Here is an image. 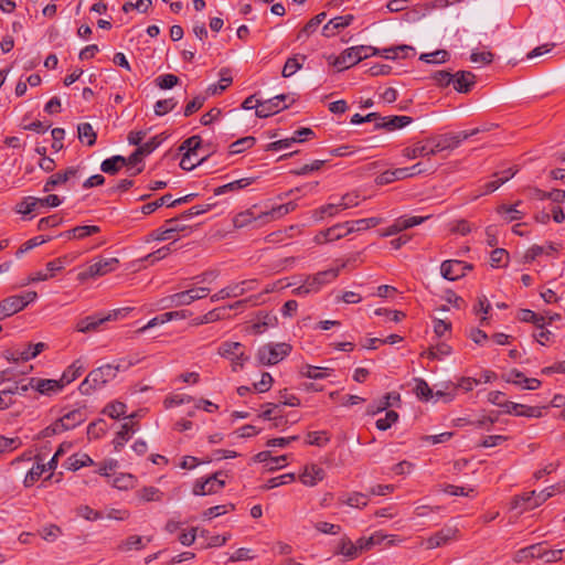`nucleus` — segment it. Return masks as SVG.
<instances>
[{
  "instance_id": "nucleus-47",
  "label": "nucleus",
  "mask_w": 565,
  "mask_h": 565,
  "mask_svg": "<svg viewBox=\"0 0 565 565\" xmlns=\"http://www.w3.org/2000/svg\"><path fill=\"white\" fill-rule=\"evenodd\" d=\"M256 143V139L253 136L241 138L230 145V154H238L246 149L252 148Z\"/></svg>"
},
{
  "instance_id": "nucleus-59",
  "label": "nucleus",
  "mask_w": 565,
  "mask_h": 565,
  "mask_svg": "<svg viewBox=\"0 0 565 565\" xmlns=\"http://www.w3.org/2000/svg\"><path fill=\"white\" fill-rule=\"evenodd\" d=\"M499 418V413L492 412L489 415H483L480 418L470 422V425H473L477 428H486L490 429L494 423H497Z\"/></svg>"
},
{
  "instance_id": "nucleus-23",
  "label": "nucleus",
  "mask_w": 565,
  "mask_h": 565,
  "mask_svg": "<svg viewBox=\"0 0 565 565\" xmlns=\"http://www.w3.org/2000/svg\"><path fill=\"white\" fill-rule=\"evenodd\" d=\"M401 401V395L396 392L386 393L381 399L369 405L367 414L376 415L380 412L387 409L394 403H398Z\"/></svg>"
},
{
  "instance_id": "nucleus-16",
  "label": "nucleus",
  "mask_w": 565,
  "mask_h": 565,
  "mask_svg": "<svg viewBox=\"0 0 565 565\" xmlns=\"http://www.w3.org/2000/svg\"><path fill=\"white\" fill-rule=\"evenodd\" d=\"M161 142L162 138L160 136H154L147 142L138 146V148L128 157L129 163L132 166L137 164L142 160L145 156H148L154 151Z\"/></svg>"
},
{
  "instance_id": "nucleus-55",
  "label": "nucleus",
  "mask_w": 565,
  "mask_h": 565,
  "mask_svg": "<svg viewBox=\"0 0 565 565\" xmlns=\"http://www.w3.org/2000/svg\"><path fill=\"white\" fill-rule=\"evenodd\" d=\"M171 194H164L163 196L159 198L158 200L153 202L146 203L141 206V213L145 215L153 213L156 210L161 207L162 205H167L171 203Z\"/></svg>"
},
{
  "instance_id": "nucleus-40",
  "label": "nucleus",
  "mask_w": 565,
  "mask_h": 565,
  "mask_svg": "<svg viewBox=\"0 0 565 565\" xmlns=\"http://www.w3.org/2000/svg\"><path fill=\"white\" fill-rule=\"evenodd\" d=\"M539 556H541L540 543L519 550L514 555V561L521 563L530 558H539Z\"/></svg>"
},
{
  "instance_id": "nucleus-12",
  "label": "nucleus",
  "mask_w": 565,
  "mask_h": 565,
  "mask_svg": "<svg viewBox=\"0 0 565 565\" xmlns=\"http://www.w3.org/2000/svg\"><path fill=\"white\" fill-rule=\"evenodd\" d=\"M118 312L114 311L113 313H108L106 316L93 315L85 318H82L76 323V331L82 333H88L92 331H96L100 324L106 321H110L116 319Z\"/></svg>"
},
{
  "instance_id": "nucleus-27",
  "label": "nucleus",
  "mask_w": 565,
  "mask_h": 565,
  "mask_svg": "<svg viewBox=\"0 0 565 565\" xmlns=\"http://www.w3.org/2000/svg\"><path fill=\"white\" fill-rule=\"evenodd\" d=\"M137 429V424L132 422L122 424L121 429L117 433L116 437L113 440L115 450L119 451Z\"/></svg>"
},
{
  "instance_id": "nucleus-57",
  "label": "nucleus",
  "mask_w": 565,
  "mask_h": 565,
  "mask_svg": "<svg viewBox=\"0 0 565 565\" xmlns=\"http://www.w3.org/2000/svg\"><path fill=\"white\" fill-rule=\"evenodd\" d=\"M45 470L46 465L40 463L38 461V463L34 467H32L31 470L26 473L23 481L24 486L31 487L44 473Z\"/></svg>"
},
{
  "instance_id": "nucleus-44",
  "label": "nucleus",
  "mask_w": 565,
  "mask_h": 565,
  "mask_svg": "<svg viewBox=\"0 0 565 565\" xmlns=\"http://www.w3.org/2000/svg\"><path fill=\"white\" fill-rule=\"evenodd\" d=\"M521 204V201H518L514 205H499L497 212L500 215H503L508 222L518 221L522 218V213L516 209L518 205Z\"/></svg>"
},
{
  "instance_id": "nucleus-63",
  "label": "nucleus",
  "mask_w": 565,
  "mask_h": 565,
  "mask_svg": "<svg viewBox=\"0 0 565 565\" xmlns=\"http://www.w3.org/2000/svg\"><path fill=\"white\" fill-rule=\"evenodd\" d=\"M156 84L161 89H170L179 84V77L174 74H163L156 78Z\"/></svg>"
},
{
  "instance_id": "nucleus-39",
  "label": "nucleus",
  "mask_w": 565,
  "mask_h": 565,
  "mask_svg": "<svg viewBox=\"0 0 565 565\" xmlns=\"http://www.w3.org/2000/svg\"><path fill=\"white\" fill-rule=\"evenodd\" d=\"M239 353H244L243 344L239 342L225 341L218 348V354L226 359L238 356Z\"/></svg>"
},
{
  "instance_id": "nucleus-11",
  "label": "nucleus",
  "mask_w": 565,
  "mask_h": 565,
  "mask_svg": "<svg viewBox=\"0 0 565 565\" xmlns=\"http://www.w3.org/2000/svg\"><path fill=\"white\" fill-rule=\"evenodd\" d=\"M286 94L277 95L273 98L264 100L258 104L256 116L259 118H266L277 114L278 111L286 109L287 105H281L287 99Z\"/></svg>"
},
{
  "instance_id": "nucleus-58",
  "label": "nucleus",
  "mask_w": 565,
  "mask_h": 565,
  "mask_svg": "<svg viewBox=\"0 0 565 565\" xmlns=\"http://www.w3.org/2000/svg\"><path fill=\"white\" fill-rule=\"evenodd\" d=\"M177 105L178 102L174 98L160 99L154 104V114L157 116H163L173 110Z\"/></svg>"
},
{
  "instance_id": "nucleus-42",
  "label": "nucleus",
  "mask_w": 565,
  "mask_h": 565,
  "mask_svg": "<svg viewBox=\"0 0 565 565\" xmlns=\"http://www.w3.org/2000/svg\"><path fill=\"white\" fill-rule=\"evenodd\" d=\"M19 391V384L17 383L14 386L4 388L0 391V411L8 409L11 405L14 404V396Z\"/></svg>"
},
{
  "instance_id": "nucleus-22",
  "label": "nucleus",
  "mask_w": 565,
  "mask_h": 565,
  "mask_svg": "<svg viewBox=\"0 0 565 565\" xmlns=\"http://www.w3.org/2000/svg\"><path fill=\"white\" fill-rule=\"evenodd\" d=\"M504 412L508 414H514L516 416L525 417H540L542 415L540 407L526 406L514 402H508V404H505Z\"/></svg>"
},
{
  "instance_id": "nucleus-19",
  "label": "nucleus",
  "mask_w": 565,
  "mask_h": 565,
  "mask_svg": "<svg viewBox=\"0 0 565 565\" xmlns=\"http://www.w3.org/2000/svg\"><path fill=\"white\" fill-rule=\"evenodd\" d=\"M326 477L323 468L318 465L311 463L305 467L303 472L299 476L301 483L308 487H313L322 481Z\"/></svg>"
},
{
  "instance_id": "nucleus-53",
  "label": "nucleus",
  "mask_w": 565,
  "mask_h": 565,
  "mask_svg": "<svg viewBox=\"0 0 565 565\" xmlns=\"http://www.w3.org/2000/svg\"><path fill=\"white\" fill-rule=\"evenodd\" d=\"M535 500V491L526 492L522 495H516L512 501V509L521 508L522 510H530L529 504H533Z\"/></svg>"
},
{
  "instance_id": "nucleus-61",
  "label": "nucleus",
  "mask_w": 565,
  "mask_h": 565,
  "mask_svg": "<svg viewBox=\"0 0 565 565\" xmlns=\"http://www.w3.org/2000/svg\"><path fill=\"white\" fill-rule=\"evenodd\" d=\"M398 419V414L395 411H387L384 418H379L375 426L380 430H387Z\"/></svg>"
},
{
  "instance_id": "nucleus-13",
  "label": "nucleus",
  "mask_w": 565,
  "mask_h": 565,
  "mask_svg": "<svg viewBox=\"0 0 565 565\" xmlns=\"http://www.w3.org/2000/svg\"><path fill=\"white\" fill-rule=\"evenodd\" d=\"M87 419L86 407H78L67 412L61 418L57 419L63 431L74 429Z\"/></svg>"
},
{
  "instance_id": "nucleus-6",
  "label": "nucleus",
  "mask_w": 565,
  "mask_h": 565,
  "mask_svg": "<svg viewBox=\"0 0 565 565\" xmlns=\"http://www.w3.org/2000/svg\"><path fill=\"white\" fill-rule=\"evenodd\" d=\"M352 232H354V226H350V222L339 223L324 231L319 232L315 236V242L317 244L334 242L349 235Z\"/></svg>"
},
{
  "instance_id": "nucleus-34",
  "label": "nucleus",
  "mask_w": 565,
  "mask_h": 565,
  "mask_svg": "<svg viewBox=\"0 0 565 565\" xmlns=\"http://www.w3.org/2000/svg\"><path fill=\"white\" fill-rule=\"evenodd\" d=\"M253 182H254L253 178H243L239 180H235L233 182H230V183H226L224 185L216 188L214 190V194L221 195L226 192L238 191V190L245 189L246 186L250 185Z\"/></svg>"
},
{
  "instance_id": "nucleus-2",
  "label": "nucleus",
  "mask_w": 565,
  "mask_h": 565,
  "mask_svg": "<svg viewBox=\"0 0 565 565\" xmlns=\"http://www.w3.org/2000/svg\"><path fill=\"white\" fill-rule=\"evenodd\" d=\"M377 53V50L367 46V45H360V46H352L347 50H344L333 62V65L338 67L339 71L347 70L359 62H361L364 58H367L369 56L375 55Z\"/></svg>"
},
{
  "instance_id": "nucleus-15",
  "label": "nucleus",
  "mask_w": 565,
  "mask_h": 565,
  "mask_svg": "<svg viewBox=\"0 0 565 565\" xmlns=\"http://www.w3.org/2000/svg\"><path fill=\"white\" fill-rule=\"evenodd\" d=\"M457 533V529L445 526L426 540V547L433 550L443 546L455 539Z\"/></svg>"
},
{
  "instance_id": "nucleus-60",
  "label": "nucleus",
  "mask_w": 565,
  "mask_h": 565,
  "mask_svg": "<svg viewBox=\"0 0 565 565\" xmlns=\"http://www.w3.org/2000/svg\"><path fill=\"white\" fill-rule=\"evenodd\" d=\"M126 408H127L126 404L116 401V402L108 404L106 406V408L104 409V413H106L109 417H111L114 419H118L122 415H125Z\"/></svg>"
},
{
  "instance_id": "nucleus-17",
  "label": "nucleus",
  "mask_w": 565,
  "mask_h": 565,
  "mask_svg": "<svg viewBox=\"0 0 565 565\" xmlns=\"http://www.w3.org/2000/svg\"><path fill=\"white\" fill-rule=\"evenodd\" d=\"M412 121L413 118L409 116L382 117L380 115L379 122L375 124V129H385L387 131H393L409 125Z\"/></svg>"
},
{
  "instance_id": "nucleus-1",
  "label": "nucleus",
  "mask_w": 565,
  "mask_h": 565,
  "mask_svg": "<svg viewBox=\"0 0 565 565\" xmlns=\"http://www.w3.org/2000/svg\"><path fill=\"white\" fill-rule=\"evenodd\" d=\"M132 362L124 364L122 362L109 363L92 370L85 380L81 383L78 390L83 395H89L94 391L104 387L109 381L116 377L121 370L128 369Z\"/></svg>"
},
{
  "instance_id": "nucleus-30",
  "label": "nucleus",
  "mask_w": 565,
  "mask_h": 565,
  "mask_svg": "<svg viewBox=\"0 0 565 565\" xmlns=\"http://www.w3.org/2000/svg\"><path fill=\"white\" fill-rule=\"evenodd\" d=\"M164 308L169 307H179V306H188L192 303V299L190 298L189 290H184L181 292H177L169 297H166L161 300Z\"/></svg>"
},
{
  "instance_id": "nucleus-8",
  "label": "nucleus",
  "mask_w": 565,
  "mask_h": 565,
  "mask_svg": "<svg viewBox=\"0 0 565 565\" xmlns=\"http://www.w3.org/2000/svg\"><path fill=\"white\" fill-rule=\"evenodd\" d=\"M340 274V268H329L327 270L318 271L313 275L306 276V280L308 281V286L311 287L313 294H317L321 290V288L328 284L334 281Z\"/></svg>"
},
{
  "instance_id": "nucleus-38",
  "label": "nucleus",
  "mask_w": 565,
  "mask_h": 565,
  "mask_svg": "<svg viewBox=\"0 0 565 565\" xmlns=\"http://www.w3.org/2000/svg\"><path fill=\"white\" fill-rule=\"evenodd\" d=\"M340 501L344 504H348L349 507L361 509L367 505L369 494L353 492L351 494L341 497Z\"/></svg>"
},
{
  "instance_id": "nucleus-21",
  "label": "nucleus",
  "mask_w": 565,
  "mask_h": 565,
  "mask_svg": "<svg viewBox=\"0 0 565 565\" xmlns=\"http://www.w3.org/2000/svg\"><path fill=\"white\" fill-rule=\"evenodd\" d=\"M31 387L35 388L39 393L44 395H51L53 393L60 392L64 386L63 383L56 380H43V379H31L30 380Z\"/></svg>"
},
{
  "instance_id": "nucleus-28",
  "label": "nucleus",
  "mask_w": 565,
  "mask_h": 565,
  "mask_svg": "<svg viewBox=\"0 0 565 565\" xmlns=\"http://www.w3.org/2000/svg\"><path fill=\"white\" fill-rule=\"evenodd\" d=\"M258 286L257 279H246L239 282H233L228 285L231 298H237L245 295L248 291L256 290Z\"/></svg>"
},
{
  "instance_id": "nucleus-18",
  "label": "nucleus",
  "mask_w": 565,
  "mask_h": 565,
  "mask_svg": "<svg viewBox=\"0 0 565 565\" xmlns=\"http://www.w3.org/2000/svg\"><path fill=\"white\" fill-rule=\"evenodd\" d=\"M452 85L456 92L467 94L476 85V75L470 71H458L455 74Z\"/></svg>"
},
{
  "instance_id": "nucleus-52",
  "label": "nucleus",
  "mask_w": 565,
  "mask_h": 565,
  "mask_svg": "<svg viewBox=\"0 0 565 565\" xmlns=\"http://www.w3.org/2000/svg\"><path fill=\"white\" fill-rule=\"evenodd\" d=\"M419 60L426 63H446L449 60V53L446 50H437L433 53H423Z\"/></svg>"
},
{
  "instance_id": "nucleus-24",
  "label": "nucleus",
  "mask_w": 565,
  "mask_h": 565,
  "mask_svg": "<svg viewBox=\"0 0 565 565\" xmlns=\"http://www.w3.org/2000/svg\"><path fill=\"white\" fill-rule=\"evenodd\" d=\"M126 166H131L128 161V158L117 154L105 159L100 164V170L104 173L115 175L121 168Z\"/></svg>"
},
{
  "instance_id": "nucleus-20",
  "label": "nucleus",
  "mask_w": 565,
  "mask_h": 565,
  "mask_svg": "<svg viewBox=\"0 0 565 565\" xmlns=\"http://www.w3.org/2000/svg\"><path fill=\"white\" fill-rule=\"evenodd\" d=\"M78 172V169L75 168V167H68L65 171L63 172H57V173H54L52 174L45 182L44 184V188H43V191L44 192H50L52 191L56 185H61V184H64L66 183L68 180H71L72 178L76 177Z\"/></svg>"
},
{
  "instance_id": "nucleus-7",
  "label": "nucleus",
  "mask_w": 565,
  "mask_h": 565,
  "mask_svg": "<svg viewBox=\"0 0 565 565\" xmlns=\"http://www.w3.org/2000/svg\"><path fill=\"white\" fill-rule=\"evenodd\" d=\"M472 269V265L466 264L465 262L457 259H448L441 263L440 274L441 276L450 281H455L463 277L467 271Z\"/></svg>"
},
{
  "instance_id": "nucleus-64",
  "label": "nucleus",
  "mask_w": 565,
  "mask_h": 565,
  "mask_svg": "<svg viewBox=\"0 0 565 565\" xmlns=\"http://www.w3.org/2000/svg\"><path fill=\"white\" fill-rule=\"evenodd\" d=\"M62 533L60 526L50 524L39 531L40 536L47 542H54Z\"/></svg>"
},
{
  "instance_id": "nucleus-37",
  "label": "nucleus",
  "mask_w": 565,
  "mask_h": 565,
  "mask_svg": "<svg viewBox=\"0 0 565 565\" xmlns=\"http://www.w3.org/2000/svg\"><path fill=\"white\" fill-rule=\"evenodd\" d=\"M109 482L118 490H129L136 487L137 478L130 473H119Z\"/></svg>"
},
{
  "instance_id": "nucleus-33",
  "label": "nucleus",
  "mask_w": 565,
  "mask_h": 565,
  "mask_svg": "<svg viewBox=\"0 0 565 565\" xmlns=\"http://www.w3.org/2000/svg\"><path fill=\"white\" fill-rule=\"evenodd\" d=\"M335 554L345 556L348 559H354L359 556L356 544L353 543L349 537L343 536L338 545Z\"/></svg>"
},
{
  "instance_id": "nucleus-35",
  "label": "nucleus",
  "mask_w": 565,
  "mask_h": 565,
  "mask_svg": "<svg viewBox=\"0 0 565 565\" xmlns=\"http://www.w3.org/2000/svg\"><path fill=\"white\" fill-rule=\"evenodd\" d=\"M78 139L84 142L88 147H93L96 143L97 134L94 130L93 126L88 122H82L77 126Z\"/></svg>"
},
{
  "instance_id": "nucleus-29",
  "label": "nucleus",
  "mask_w": 565,
  "mask_h": 565,
  "mask_svg": "<svg viewBox=\"0 0 565 565\" xmlns=\"http://www.w3.org/2000/svg\"><path fill=\"white\" fill-rule=\"evenodd\" d=\"M14 210L17 213L22 214L24 216L31 214L32 212H40V199L35 196H26L15 205Z\"/></svg>"
},
{
  "instance_id": "nucleus-10",
  "label": "nucleus",
  "mask_w": 565,
  "mask_h": 565,
  "mask_svg": "<svg viewBox=\"0 0 565 565\" xmlns=\"http://www.w3.org/2000/svg\"><path fill=\"white\" fill-rule=\"evenodd\" d=\"M479 131H480L479 128H475L469 131H459L456 134H445V135L440 136L439 139L437 140V148H439L440 151L448 150V149H455L462 141L477 135Z\"/></svg>"
},
{
  "instance_id": "nucleus-3",
  "label": "nucleus",
  "mask_w": 565,
  "mask_h": 565,
  "mask_svg": "<svg viewBox=\"0 0 565 565\" xmlns=\"http://www.w3.org/2000/svg\"><path fill=\"white\" fill-rule=\"evenodd\" d=\"M38 298L35 291H25L21 295H13L0 301V321L23 310L29 303Z\"/></svg>"
},
{
  "instance_id": "nucleus-25",
  "label": "nucleus",
  "mask_w": 565,
  "mask_h": 565,
  "mask_svg": "<svg viewBox=\"0 0 565 565\" xmlns=\"http://www.w3.org/2000/svg\"><path fill=\"white\" fill-rule=\"evenodd\" d=\"M493 177H495L497 179L493 181L487 182L479 191L471 193V195L469 196V200L475 201L482 195L494 192L502 184H504L507 181H509L513 177V173H511L509 177H499V173H494Z\"/></svg>"
},
{
  "instance_id": "nucleus-49",
  "label": "nucleus",
  "mask_w": 565,
  "mask_h": 565,
  "mask_svg": "<svg viewBox=\"0 0 565 565\" xmlns=\"http://www.w3.org/2000/svg\"><path fill=\"white\" fill-rule=\"evenodd\" d=\"M326 19V13L321 12L310 19L307 24L301 29V31L298 34V39H301L302 36H309L311 33H313L317 28L322 23V21Z\"/></svg>"
},
{
  "instance_id": "nucleus-54",
  "label": "nucleus",
  "mask_w": 565,
  "mask_h": 565,
  "mask_svg": "<svg viewBox=\"0 0 565 565\" xmlns=\"http://www.w3.org/2000/svg\"><path fill=\"white\" fill-rule=\"evenodd\" d=\"M106 429H107L106 422L104 419H98L88 425L87 436L89 439H98L103 435H105Z\"/></svg>"
},
{
  "instance_id": "nucleus-43",
  "label": "nucleus",
  "mask_w": 565,
  "mask_h": 565,
  "mask_svg": "<svg viewBox=\"0 0 565 565\" xmlns=\"http://www.w3.org/2000/svg\"><path fill=\"white\" fill-rule=\"evenodd\" d=\"M277 323V318L270 313L258 316L257 321L253 324V331L256 334L263 333L268 327H274Z\"/></svg>"
},
{
  "instance_id": "nucleus-32",
  "label": "nucleus",
  "mask_w": 565,
  "mask_h": 565,
  "mask_svg": "<svg viewBox=\"0 0 565 565\" xmlns=\"http://www.w3.org/2000/svg\"><path fill=\"white\" fill-rule=\"evenodd\" d=\"M407 178V171L404 168H397L394 170H387L381 173L376 178V183L380 185H385L392 183L396 180H403Z\"/></svg>"
},
{
  "instance_id": "nucleus-50",
  "label": "nucleus",
  "mask_w": 565,
  "mask_h": 565,
  "mask_svg": "<svg viewBox=\"0 0 565 565\" xmlns=\"http://www.w3.org/2000/svg\"><path fill=\"white\" fill-rule=\"evenodd\" d=\"M184 221L185 220L181 215L166 221V226L169 234L172 235V238L175 234L190 228V225L185 224Z\"/></svg>"
},
{
  "instance_id": "nucleus-5",
  "label": "nucleus",
  "mask_w": 565,
  "mask_h": 565,
  "mask_svg": "<svg viewBox=\"0 0 565 565\" xmlns=\"http://www.w3.org/2000/svg\"><path fill=\"white\" fill-rule=\"evenodd\" d=\"M119 265V260L113 258H99L94 264L89 265L87 269L78 274V280L84 281L89 278H96L105 276L108 273L116 270Z\"/></svg>"
},
{
  "instance_id": "nucleus-62",
  "label": "nucleus",
  "mask_w": 565,
  "mask_h": 565,
  "mask_svg": "<svg viewBox=\"0 0 565 565\" xmlns=\"http://www.w3.org/2000/svg\"><path fill=\"white\" fill-rule=\"evenodd\" d=\"M415 393L417 397L424 401H429L434 396L433 390L429 387L428 383L423 379H416Z\"/></svg>"
},
{
  "instance_id": "nucleus-9",
  "label": "nucleus",
  "mask_w": 565,
  "mask_h": 565,
  "mask_svg": "<svg viewBox=\"0 0 565 565\" xmlns=\"http://www.w3.org/2000/svg\"><path fill=\"white\" fill-rule=\"evenodd\" d=\"M222 475V472H215L211 477L206 478L205 480H196L193 486V494L195 495H206L211 493H216L220 491L224 486V480H221L218 477Z\"/></svg>"
},
{
  "instance_id": "nucleus-48",
  "label": "nucleus",
  "mask_w": 565,
  "mask_h": 565,
  "mask_svg": "<svg viewBox=\"0 0 565 565\" xmlns=\"http://www.w3.org/2000/svg\"><path fill=\"white\" fill-rule=\"evenodd\" d=\"M92 465H94V460L87 454L74 455L68 458V468L73 471Z\"/></svg>"
},
{
  "instance_id": "nucleus-4",
  "label": "nucleus",
  "mask_w": 565,
  "mask_h": 565,
  "mask_svg": "<svg viewBox=\"0 0 565 565\" xmlns=\"http://www.w3.org/2000/svg\"><path fill=\"white\" fill-rule=\"evenodd\" d=\"M288 343H268L258 349L257 359L264 365H274L291 352Z\"/></svg>"
},
{
  "instance_id": "nucleus-46",
  "label": "nucleus",
  "mask_w": 565,
  "mask_h": 565,
  "mask_svg": "<svg viewBox=\"0 0 565 565\" xmlns=\"http://www.w3.org/2000/svg\"><path fill=\"white\" fill-rule=\"evenodd\" d=\"M51 239V237L49 236H43V235H40V236H35L29 241H26L25 243H23L19 248L18 250L15 252V256L18 258H20L22 255H24L25 253H28L29 250L33 249L34 247L36 246H40L46 242H49Z\"/></svg>"
},
{
  "instance_id": "nucleus-26",
  "label": "nucleus",
  "mask_w": 565,
  "mask_h": 565,
  "mask_svg": "<svg viewBox=\"0 0 565 565\" xmlns=\"http://www.w3.org/2000/svg\"><path fill=\"white\" fill-rule=\"evenodd\" d=\"M353 15H341L331 19L322 29V34L327 38L333 36L339 30L350 25Z\"/></svg>"
},
{
  "instance_id": "nucleus-56",
  "label": "nucleus",
  "mask_w": 565,
  "mask_h": 565,
  "mask_svg": "<svg viewBox=\"0 0 565 565\" xmlns=\"http://www.w3.org/2000/svg\"><path fill=\"white\" fill-rule=\"evenodd\" d=\"M295 481V473H285L278 477L270 478L267 480V482L263 486V489L270 490L274 488H277L282 484H287Z\"/></svg>"
},
{
  "instance_id": "nucleus-31",
  "label": "nucleus",
  "mask_w": 565,
  "mask_h": 565,
  "mask_svg": "<svg viewBox=\"0 0 565 565\" xmlns=\"http://www.w3.org/2000/svg\"><path fill=\"white\" fill-rule=\"evenodd\" d=\"M85 370V365L81 360L74 361L62 374L61 382L63 386L75 381Z\"/></svg>"
},
{
  "instance_id": "nucleus-14",
  "label": "nucleus",
  "mask_w": 565,
  "mask_h": 565,
  "mask_svg": "<svg viewBox=\"0 0 565 565\" xmlns=\"http://www.w3.org/2000/svg\"><path fill=\"white\" fill-rule=\"evenodd\" d=\"M438 152L440 150L437 148V141L430 148L424 141H418L411 147L404 148L402 154L408 160H414L422 157H431Z\"/></svg>"
},
{
  "instance_id": "nucleus-51",
  "label": "nucleus",
  "mask_w": 565,
  "mask_h": 565,
  "mask_svg": "<svg viewBox=\"0 0 565 565\" xmlns=\"http://www.w3.org/2000/svg\"><path fill=\"white\" fill-rule=\"evenodd\" d=\"M45 348L46 344L43 342L29 344L23 351L19 352L18 359H21L22 361H29L38 356Z\"/></svg>"
},
{
  "instance_id": "nucleus-45",
  "label": "nucleus",
  "mask_w": 565,
  "mask_h": 565,
  "mask_svg": "<svg viewBox=\"0 0 565 565\" xmlns=\"http://www.w3.org/2000/svg\"><path fill=\"white\" fill-rule=\"evenodd\" d=\"M136 494L145 502L161 501L163 497V493L156 487H143Z\"/></svg>"
},
{
  "instance_id": "nucleus-41",
  "label": "nucleus",
  "mask_w": 565,
  "mask_h": 565,
  "mask_svg": "<svg viewBox=\"0 0 565 565\" xmlns=\"http://www.w3.org/2000/svg\"><path fill=\"white\" fill-rule=\"evenodd\" d=\"M518 317L521 321L531 322L540 329H542L545 326V317L537 315L530 309H521L519 311Z\"/></svg>"
},
{
  "instance_id": "nucleus-36",
  "label": "nucleus",
  "mask_w": 565,
  "mask_h": 565,
  "mask_svg": "<svg viewBox=\"0 0 565 565\" xmlns=\"http://www.w3.org/2000/svg\"><path fill=\"white\" fill-rule=\"evenodd\" d=\"M146 543L143 542V537L139 535H130L126 540L121 541L117 548L119 552H130V551H140L145 548Z\"/></svg>"
}]
</instances>
